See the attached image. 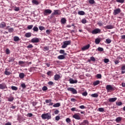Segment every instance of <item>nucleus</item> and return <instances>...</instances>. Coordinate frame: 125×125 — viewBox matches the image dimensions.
Listing matches in <instances>:
<instances>
[{
	"instance_id": "obj_49",
	"label": "nucleus",
	"mask_w": 125,
	"mask_h": 125,
	"mask_svg": "<svg viewBox=\"0 0 125 125\" xmlns=\"http://www.w3.org/2000/svg\"><path fill=\"white\" fill-rule=\"evenodd\" d=\"M81 22L83 24H85L86 23V20H85V19H83Z\"/></svg>"
},
{
	"instance_id": "obj_1",
	"label": "nucleus",
	"mask_w": 125,
	"mask_h": 125,
	"mask_svg": "<svg viewBox=\"0 0 125 125\" xmlns=\"http://www.w3.org/2000/svg\"><path fill=\"white\" fill-rule=\"evenodd\" d=\"M41 118L42 120H51V113L50 112L43 113L42 114Z\"/></svg>"
},
{
	"instance_id": "obj_14",
	"label": "nucleus",
	"mask_w": 125,
	"mask_h": 125,
	"mask_svg": "<svg viewBox=\"0 0 125 125\" xmlns=\"http://www.w3.org/2000/svg\"><path fill=\"white\" fill-rule=\"evenodd\" d=\"M104 29H108L110 30L111 29H114V26L112 25H108L104 27Z\"/></svg>"
},
{
	"instance_id": "obj_52",
	"label": "nucleus",
	"mask_w": 125,
	"mask_h": 125,
	"mask_svg": "<svg viewBox=\"0 0 125 125\" xmlns=\"http://www.w3.org/2000/svg\"><path fill=\"white\" fill-rule=\"evenodd\" d=\"M98 51L102 52V51H103V50H104V49H103V48H102V47H99L98 48Z\"/></svg>"
},
{
	"instance_id": "obj_50",
	"label": "nucleus",
	"mask_w": 125,
	"mask_h": 125,
	"mask_svg": "<svg viewBox=\"0 0 125 125\" xmlns=\"http://www.w3.org/2000/svg\"><path fill=\"white\" fill-rule=\"evenodd\" d=\"M98 111L99 112H104V108L102 107H100L98 108Z\"/></svg>"
},
{
	"instance_id": "obj_5",
	"label": "nucleus",
	"mask_w": 125,
	"mask_h": 125,
	"mask_svg": "<svg viewBox=\"0 0 125 125\" xmlns=\"http://www.w3.org/2000/svg\"><path fill=\"white\" fill-rule=\"evenodd\" d=\"M67 89L68 91H71L73 94H77L78 93L77 90L73 87H68Z\"/></svg>"
},
{
	"instance_id": "obj_9",
	"label": "nucleus",
	"mask_w": 125,
	"mask_h": 125,
	"mask_svg": "<svg viewBox=\"0 0 125 125\" xmlns=\"http://www.w3.org/2000/svg\"><path fill=\"white\" fill-rule=\"evenodd\" d=\"M61 12L59 10H55L54 12L52 14V15H60Z\"/></svg>"
},
{
	"instance_id": "obj_38",
	"label": "nucleus",
	"mask_w": 125,
	"mask_h": 125,
	"mask_svg": "<svg viewBox=\"0 0 125 125\" xmlns=\"http://www.w3.org/2000/svg\"><path fill=\"white\" fill-rule=\"evenodd\" d=\"M33 30L34 32H38L39 31V28L35 26L33 27Z\"/></svg>"
},
{
	"instance_id": "obj_21",
	"label": "nucleus",
	"mask_w": 125,
	"mask_h": 125,
	"mask_svg": "<svg viewBox=\"0 0 125 125\" xmlns=\"http://www.w3.org/2000/svg\"><path fill=\"white\" fill-rule=\"evenodd\" d=\"M60 106H61V104H60V103L54 104L53 105V106L55 108L60 107Z\"/></svg>"
},
{
	"instance_id": "obj_28",
	"label": "nucleus",
	"mask_w": 125,
	"mask_h": 125,
	"mask_svg": "<svg viewBox=\"0 0 125 125\" xmlns=\"http://www.w3.org/2000/svg\"><path fill=\"white\" fill-rule=\"evenodd\" d=\"M13 100H14V98L12 96H10L8 98V101H9V102H12Z\"/></svg>"
},
{
	"instance_id": "obj_19",
	"label": "nucleus",
	"mask_w": 125,
	"mask_h": 125,
	"mask_svg": "<svg viewBox=\"0 0 125 125\" xmlns=\"http://www.w3.org/2000/svg\"><path fill=\"white\" fill-rule=\"evenodd\" d=\"M5 27H6V23L4 22H1L0 23V28H5Z\"/></svg>"
},
{
	"instance_id": "obj_61",
	"label": "nucleus",
	"mask_w": 125,
	"mask_h": 125,
	"mask_svg": "<svg viewBox=\"0 0 125 125\" xmlns=\"http://www.w3.org/2000/svg\"><path fill=\"white\" fill-rule=\"evenodd\" d=\"M52 73V71H49L48 72H47V75H48V76H51Z\"/></svg>"
},
{
	"instance_id": "obj_32",
	"label": "nucleus",
	"mask_w": 125,
	"mask_h": 125,
	"mask_svg": "<svg viewBox=\"0 0 125 125\" xmlns=\"http://www.w3.org/2000/svg\"><path fill=\"white\" fill-rule=\"evenodd\" d=\"M32 3H34V4H36V5H38V4H39V1L36 0H32Z\"/></svg>"
},
{
	"instance_id": "obj_3",
	"label": "nucleus",
	"mask_w": 125,
	"mask_h": 125,
	"mask_svg": "<svg viewBox=\"0 0 125 125\" xmlns=\"http://www.w3.org/2000/svg\"><path fill=\"white\" fill-rule=\"evenodd\" d=\"M105 88L107 90V92H111V91L114 90V87H113L112 85L110 84L106 85Z\"/></svg>"
},
{
	"instance_id": "obj_17",
	"label": "nucleus",
	"mask_w": 125,
	"mask_h": 125,
	"mask_svg": "<svg viewBox=\"0 0 125 125\" xmlns=\"http://www.w3.org/2000/svg\"><path fill=\"white\" fill-rule=\"evenodd\" d=\"M9 70V69L6 68L5 71L4 72V74L6 75L7 76H9L11 74V73L10 71H8Z\"/></svg>"
},
{
	"instance_id": "obj_55",
	"label": "nucleus",
	"mask_w": 125,
	"mask_h": 125,
	"mask_svg": "<svg viewBox=\"0 0 125 125\" xmlns=\"http://www.w3.org/2000/svg\"><path fill=\"white\" fill-rule=\"evenodd\" d=\"M34 47V46L32 45V44H30L28 46H27V48H33Z\"/></svg>"
},
{
	"instance_id": "obj_64",
	"label": "nucleus",
	"mask_w": 125,
	"mask_h": 125,
	"mask_svg": "<svg viewBox=\"0 0 125 125\" xmlns=\"http://www.w3.org/2000/svg\"><path fill=\"white\" fill-rule=\"evenodd\" d=\"M82 95L83 96H86L87 95V93L86 92H84L83 93Z\"/></svg>"
},
{
	"instance_id": "obj_18",
	"label": "nucleus",
	"mask_w": 125,
	"mask_h": 125,
	"mask_svg": "<svg viewBox=\"0 0 125 125\" xmlns=\"http://www.w3.org/2000/svg\"><path fill=\"white\" fill-rule=\"evenodd\" d=\"M121 74H125V64H123L121 67Z\"/></svg>"
},
{
	"instance_id": "obj_60",
	"label": "nucleus",
	"mask_w": 125,
	"mask_h": 125,
	"mask_svg": "<svg viewBox=\"0 0 125 125\" xmlns=\"http://www.w3.org/2000/svg\"><path fill=\"white\" fill-rule=\"evenodd\" d=\"M109 59H104V63H108L109 62Z\"/></svg>"
},
{
	"instance_id": "obj_2",
	"label": "nucleus",
	"mask_w": 125,
	"mask_h": 125,
	"mask_svg": "<svg viewBox=\"0 0 125 125\" xmlns=\"http://www.w3.org/2000/svg\"><path fill=\"white\" fill-rule=\"evenodd\" d=\"M71 41H66L63 42V45L62 46V48H66L68 45L71 44Z\"/></svg>"
},
{
	"instance_id": "obj_11",
	"label": "nucleus",
	"mask_w": 125,
	"mask_h": 125,
	"mask_svg": "<svg viewBox=\"0 0 125 125\" xmlns=\"http://www.w3.org/2000/svg\"><path fill=\"white\" fill-rule=\"evenodd\" d=\"M40 42V39L38 38H34L31 39V42H33V43H35V42Z\"/></svg>"
},
{
	"instance_id": "obj_46",
	"label": "nucleus",
	"mask_w": 125,
	"mask_h": 125,
	"mask_svg": "<svg viewBox=\"0 0 125 125\" xmlns=\"http://www.w3.org/2000/svg\"><path fill=\"white\" fill-rule=\"evenodd\" d=\"M50 33H51V30L49 29H47L46 30V33L47 35H50Z\"/></svg>"
},
{
	"instance_id": "obj_13",
	"label": "nucleus",
	"mask_w": 125,
	"mask_h": 125,
	"mask_svg": "<svg viewBox=\"0 0 125 125\" xmlns=\"http://www.w3.org/2000/svg\"><path fill=\"white\" fill-rule=\"evenodd\" d=\"M69 82L70 83H78V80H73V79L72 78H70L69 80Z\"/></svg>"
},
{
	"instance_id": "obj_12",
	"label": "nucleus",
	"mask_w": 125,
	"mask_h": 125,
	"mask_svg": "<svg viewBox=\"0 0 125 125\" xmlns=\"http://www.w3.org/2000/svg\"><path fill=\"white\" fill-rule=\"evenodd\" d=\"M61 78V76L59 74H56L54 76V79L55 81H58Z\"/></svg>"
},
{
	"instance_id": "obj_29",
	"label": "nucleus",
	"mask_w": 125,
	"mask_h": 125,
	"mask_svg": "<svg viewBox=\"0 0 125 125\" xmlns=\"http://www.w3.org/2000/svg\"><path fill=\"white\" fill-rule=\"evenodd\" d=\"M32 36V34H31V33L30 32H28V33H26L25 34V37L26 38H30V37Z\"/></svg>"
},
{
	"instance_id": "obj_36",
	"label": "nucleus",
	"mask_w": 125,
	"mask_h": 125,
	"mask_svg": "<svg viewBox=\"0 0 125 125\" xmlns=\"http://www.w3.org/2000/svg\"><path fill=\"white\" fill-rule=\"evenodd\" d=\"M11 88L12 90H18V88L15 86H12Z\"/></svg>"
},
{
	"instance_id": "obj_27",
	"label": "nucleus",
	"mask_w": 125,
	"mask_h": 125,
	"mask_svg": "<svg viewBox=\"0 0 125 125\" xmlns=\"http://www.w3.org/2000/svg\"><path fill=\"white\" fill-rule=\"evenodd\" d=\"M19 77L20 78V79H24V78L25 77V74H24V73H21L19 74Z\"/></svg>"
},
{
	"instance_id": "obj_16",
	"label": "nucleus",
	"mask_w": 125,
	"mask_h": 125,
	"mask_svg": "<svg viewBox=\"0 0 125 125\" xmlns=\"http://www.w3.org/2000/svg\"><path fill=\"white\" fill-rule=\"evenodd\" d=\"M66 56V55H60L58 56V59H59L60 60H63V59H65V56Z\"/></svg>"
},
{
	"instance_id": "obj_6",
	"label": "nucleus",
	"mask_w": 125,
	"mask_h": 125,
	"mask_svg": "<svg viewBox=\"0 0 125 125\" xmlns=\"http://www.w3.org/2000/svg\"><path fill=\"white\" fill-rule=\"evenodd\" d=\"M93 35H97V34H100L101 33V29L99 28H96L92 31Z\"/></svg>"
},
{
	"instance_id": "obj_15",
	"label": "nucleus",
	"mask_w": 125,
	"mask_h": 125,
	"mask_svg": "<svg viewBox=\"0 0 125 125\" xmlns=\"http://www.w3.org/2000/svg\"><path fill=\"white\" fill-rule=\"evenodd\" d=\"M73 118L75 119V120H81V117H80V115H78L77 114L73 115Z\"/></svg>"
},
{
	"instance_id": "obj_35",
	"label": "nucleus",
	"mask_w": 125,
	"mask_h": 125,
	"mask_svg": "<svg viewBox=\"0 0 125 125\" xmlns=\"http://www.w3.org/2000/svg\"><path fill=\"white\" fill-rule=\"evenodd\" d=\"M83 125H88V121L87 120H84L83 123H82Z\"/></svg>"
},
{
	"instance_id": "obj_57",
	"label": "nucleus",
	"mask_w": 125,
	"mask_h": 125,
	"mask_svg": "<svg viewBox=\"0 0 125 125\" xmlns=\"http://www.w3.org/2000/svg\"><path fill=\"white\" fill-rule=\"evenodd\" d=\"M48 84H49V85H53V84H54V83H53V82L52 81H49L48 83Z\"/></svg>"
},
{
	"instance_id": "obj_20",
	"label": "nucleus",
	"mask_w": 125,
	"mask_h": 125,
	"mask_svg": "<svg viewBox=\"0 0 125 125\" xmlns=\"http://www.w3.org/2000/svg\"><path fill=\"white\" fill-rule=\"evenodd\" d=\"M117 98H111L108 99L109 102H115L117 100Z\"/></svg>"
},
{
	"instance_id": "obj_25",
	"label": "nucleus",
	"mask_w": 125,
	"mask_h": 125,
	"mask_svg": "<svg viewBox=\"0 0 125 125\" xmlns=\"http://www.w3.org/2000/svg\"><path fill=\"white\" fill-rule=\"evenodd\" d=\"M100 42H101V41H100V39L98 38L96 39L95 40V43L96 44H99V43H100Z\"/></svg>"
},
{
	"instance_id": "obj_8",
	"label": "nucleus",
	"mask_w": 125,
	"mask_h": 125,
	"mask_svg": "<svg viewBox=\"0 0 125 125\" xmlns=\"http://www.w3.org/2000/svg\"><path fill=\"white\" fill-rule=\"evenodd\" d=\"M5 88L7 89V86L5 83H3L0 84V89H5Z\"/></svg>"
},
{
	"instance_id": "obj_44",
	"label": "nucleus",
	"mask_w": 125,
	"mask_h": 125,
	"mask_svg": "<svg viewBox=\"0 0 125 125\" xmlns=\"http://www.w3.org/2000/svg\"><path fill=\"white\" fill-rule=\"evenodd\" d=\"M96 77L98 79H101V78H102V75L101 74H97Z\"/></svg>"
},
{
	"instance_id": "obj_23",
	"label": "nucleus",
	"mask_w": 125,
	"mask_h": 125,
	"mask_svg": "<svg viewBox=\"0 0 125 125\" xmlns=\"http://www.w3.org/2000/svg\"><path fill=\"white\" fill-rule=\"evenodd\" d=\"M85 14V13L83 11H80L78 12V15H84Z\"/></svg>"
},
{
	"instance_id": "obj_45",
	"label": "nucleus",
	"mask_w": 125,
	"mask_h": 125,
	"mask_svg": "<svg viewBox=\"0 0 125 125\" xmlns=\"http://www.w3.org/2000/svg\"><path fill=\"white\" fill-rule=\"evenodd\" d=\"M5 52H6V54L8 55L10 53V50H9V49L6 48Z\"/></svg>"
},
{
	"instance_id": "obj_51",
	"label": "nucleus",
	"mask_w": 125,
	"mask_h": 125,
	"mask_svg": "<svg viewBox=\"0 0 125 125\" xmlns=\"http://www.w3.org/2000/svg\"><path fill=\"white\" fill-rule=\"evenodd\" d=\"M27 117H29V118H31V117H33V114L31 113H28L27 114Z\"/></svg>"
},
{
	"instance_id": "obj_48",
	"label": "nucleus",
	"mask_w": 125,
	"mask_h": 125,
	"mask_svg": "<svg viewBox=\"0 0 125 125\" xmlns=\"http://www.w3.org/2000/svg\"><path fill=\"white\" fill-rule=\"evenodd\" d=\"M89 2L90 4H94L95 1H94V0H89Z\"/></svg>"
},
{
	"instance_id": "obj_47",
	"label": "nucleus",
	"mask_w": 125,
	"mask_h": 125,
	"mask_svg": "<svg viewBox=\"0 0 125 125\" xmlns=\"http://www.w3.org/2000/svg\"><path fill=\"white\" fill-rule=\"evenodd\" d=\"M44 51H46L47 50H49V47L48 46H45L44 47Z\"/></svg>"
},
{
	"instance_id": "obj_33",
	"label": "nucleus",
	"mask_w": 125,
	"mask_h": 125,
	"mask_svg": "<svg viewBox=\"0 0 125 125\" xmlns=\"http://www.w3.org/2000/svg\"><path fill=\"white\" fill-rule=\"evenodd\" d=\"M21 86L22 87V88L25 89L26 88V84H25L24 83H22L21 84Z\"/></svg>"
},
{
	"instance_id": "obj_43",
	"label": "nucleus",
	"mask_w": 125,
	"mask_h": 125,
	"mask_svg": "<svg viewBox=\"0 0 125 125\" xmlns=\"http://www.w3.org/2000/svg\"><path fill=\"white\" fill-rule=\"evenodd\" d=\"M97 24L99 26V27H102V26L103 25V23H102V21H99L97 23Z\"/></svg>"
},
{
	"instance_id": "obj_4",
	"label": "nucleus",
	"mask_w": 125,
	"mask_h": 125,
	"mask_svg": "<svg viewBox=\"0 0 125 125\" xmlns=\"http://www.w3.org/2000/svg\"><path fill=\"white\" fill-rule=\"evenodd\" d=\"M122 12V10L120 8H118L113 10V14L114 16L118 15V14H120Z\"/></svg>"
},
{
	"instance_id": "obj_7",
	"label": "nucleus",
	"mask_w": 125,
	"mask_h": 125,
	"mask_svg": "<svg viewBox=\"0 0 125 125\" xmlns=\"http://www.w3.org/2000/svg\"><path fill=\"white\" fill-rule=\"evenodd\" d=\"M52 12V11H51L50 9H45L43 12V14L44 16H47L48 14H51Z\"/></svg>"
},
{
	"instance_id": "obj_59",
	"label": "nucleus",
	"mask_w": 125,
	"mask_h": 125,
	"mask_svg": "<svg viewBox=\"0 0 125 125\" xmlns=\"http://www.w3.org/2000/svg\"><path fill=\"white\" fill-rule=\"evenodd\" d=\"M55 120L56 121H59V120H60V116H56Z\"/></svg>"
},
{
	"instance_id": "obj_39",
	"label": "nucleus",
	"mask_w": 125,
	"mask_h": 125,
	"mask_svg": "<svg viewBox=\"0 0 125 125\" xmlns=\"http://www.w3.org/2000/svg\"><path fill=\"white\" fill-rule=\"evenodd\" d=\"M91 96H92V97H94V98H97V97H98V94H97V93L92 94L91 95Z\"/></svg>"
},
{
	"instance_id": "obj_56",
	"label": "nucleus",
	"mask_w": 125,
	"mask_h": 125,
	"mask_svg": "<svg viewBox=\"0 0 125 125\" xmlns=\"http://www.w3.org/2000/svg\"><path fill=\"white\" fill-rule=\"evenodd\" d=\"M23 64H25V62H23V61L19 62V65H23Z\"/></svg>"
},
{
	"instance_id": "obj_53",
	"label": "nucleus",
	"mask_w": 125,
	"mask_h": 125,
	"mask_svg": "<svg viewBox=\"0 0 125 125\" xmlns=\"http://www.w3.org/2000/svg\"><path fill=\"white\" fill-rule=\"evenodd\" d=\"M65 121L66 123H68V124H70V123H71V119H70V118H66Z\"/></svg>"
},
{
	"instance_id": "obj_30",
	"label": "nucleus",
	"mask_w": 125,
	"mask_h": 125,
	"mask_svg": "<svg viewBox=\"0 0 125 125\" xmlns=\"http://www.w3.org/2000/svg\"><path fill=\"white\" fill-rule=\"evenodd\" d=\"M60 54H63V55H67V54L65 52V50H60Z\"/></svg>"
},
{
	"instance_id": "obj_24",
	"label": "nucleus",
	"mask_w": 125,
	"mask_h": 125,
	"mask_svg": "<svg viewBox=\"0 0 125 125\" xmlns=\"http://www.w3.org/2000/svg\"><path fill=\"white\" fill-rule=\"evenodd\" d=\"M66 21V19L63 18L61 19V22L62 24H65Z\"/></svg>"
},
{
	"instance_id": "obj_22",
	"label": "nucleus",
	"mask_w": 125,
	"mask_h": 125,
	"mask_svg": "<svg viewBox=\"0 0 125 125\" xmlns=\"http://www.w3.org/2000/svg\"><path fill=\"white\" fill-rule=\"evenodd\" d=\"M123 119V118L121 117H117L115 121L117 123H120V122L122 121V119Z\"/></svg>"
},
{
	"instance_id": "obj_63",
	"label": "nucleus",
	"mask_w": 125,
	"mask_h": 125,
	"mask_svg": "<svg viewBox=\"0 0 125 125\" xmlns=\"http://www.w3.org/2000/svg\"><path fill=\"white\" fill-rule=\"evenodd\" d=\"M90 60H91V61H93V62H94L95 61V58L93 57H91L90 58Z\"/></svg>"
},
{
	"instance_id": "obj_58",
	"label": "nucleus",
	"mask_w": 125,
	"mask_h": 125,
	"mask_svg": "<svg viewBox=\"0 0 125 125\" xmlns=\"http://www.w3.org/2000/svg\"><path fill=\"white\" fill-rule=\"evenodd\" d=\"M117 106H121L122 105H123V103H122L121 102H119L118 103H116Z\"/></svg>"
},
{
	"instance_id": "obj_10",
	"label": "nucleus",
	"mask_w": 125,
	"mask_h": 125,
	"mask_svg": "<svg viewBox=\"0 0 125 125\" xmlns=\"http://www.w3.org/2000/svg\"><path fill=\"white\" fill-rule=\"evenodd\" d=\"M90 47V44H88L87 45L84 46L82 48V50L84 51V50H86L88 49Z\"/></svg>"
},
{
	"instance_id": "obj_26",
	"label": "nucleus",
	"mask_w": 125,
	"mask_h": 125,
	"mask_svg": "<svg viewBox=\"0 0 125 125\" xmlns=\"http://www.w3.org/2000/svg\"><path fill=\"white\" fill-rule=\"evenodd\" d=\"M14 42H19L20 41V38L18 36H15L14 37Z\"/></svg>"
},
{
	"instance_id": "obj_37",
	"label": "nucleus",
	"mask_w": 125,
	"mask_h": 125,
	"mask_svg": "<svg viewBox=\"0 0 125 125\" xmlns=\"http://www.w3.org/2000/svg\"><path fill=\"white\" fill-rule=\"evenodd\" d=\"M33 27H34V25H29L27 26V30H31V29L33 28Z\"/></svg>"
},
{
	"instance_id": "obj_40",
	"label": "nucleus",
	"mask_w": 125,
	"mask_h": 125,
	"mask_svg": "<svg viewBox=\"0 0 125 125\" xmlns=\"http://www.w3.org/2000/svg\"><path fill=\"white\" fill-rule=\"evenodd\" d=\"M106 43H111L112 42V41L110 39H106Z\"/></svg>"
},
{
	"instance_id": "obj_41",
	"label": "nucleus",
	"mask_w": 125,
	"mask_h": 125,
	"mask_svg": "<svg viewBox=\"0 0 125 125\" xmlns=\"http://www.w3.org/2000/svg\"><path fill=\"white\" fill-rule=\"evenodd\" d=\"M8 30L9 33H13V31H14V29H13V28H8Z\"/></svg>"
},
{
	"instance_id": "obj_62",
	"label": "nucleus",
	"mask_w": 125,
	"mask_h": 125,
	"mask_svg": "<svg viewBox=\"0 0 125 125\" xmlns=\"http://www.w3.org/2000/svg\"><path fill=\"white\" fill-rule=\"evenodd\" d=\"M52 100L51 99H49V100H45V103H50V102H51Z\"/></svg>"
},
{
	"instance_id": "obj_34",
	"label": "nucleus",
	"mask_w": 125,
	"mask_h": 125,
	"mask_svg": "<svg viewBox=\"0 0 125 125\" xmlns=\"http://www.w3.org/2000/svg\"><path fill=\"white\" fill-rule=\"evenodd\" d=\"M39 28L40 31H43V30H45V27L43 26H39Z\"/></svg>"
},
{
	"instance_id": "obj_31",
	"label": "nucleus",
	"mask_w": 125,
	"mask_h": 125,
	"mask_svg": "<svg viewBox=\"0 0 125 125\" xmlns=\"http://www.w3.org/2000/svg\"><path fill=\"white\" fill-rule=\"evenodd\" d=\"M99 83H100V81L99 80H97L93 83V85H98Z\"/></svg>"
},
{
	"instance_id": "obj_42",
	"label": "nucleus",
	"mask_w": 125,
	"mask_h": 125,
	"mask_svg": "<svg viewBox=\"0 0 125 125\" xmlns=\"http://www.w3.org/2000/svg\"><path fill=\"white\" fill-rule=\"evenodd\" d=\"M117 2H119L120 3H124L125 2V0H116Z\"/></svg>"
},
{
	"instance_id": "obj_54",
	"label": "nucleus",
	"mask_w": 125,
	"mask_h": 125,
	"mask_svg": "<svg viewBox=\"0 0 125 125\" xmlns=\"http://www.w3.org/2000/svg\"><path fill=\"white\" fill-rule=\"evenodd\" d=\"M47 89V87L46 86H44L43 87H42V90L43 91H45Z\"/></svg>"
}]
</instances>
